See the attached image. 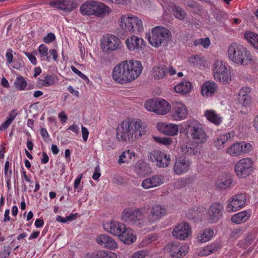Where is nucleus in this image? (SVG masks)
<instances>
[{"instance_id":"obj_56","label":"nucleus","mask_w":258,"mask_h":258,"mask_svg":"<svg viewBox=\"0 0 258 258\" xmlns=\"http://www.w3.org/2000/svg\"><path fill=\"white\" fill-rule=\"evenodd\" d=\"M203 59L198 55H195L189 57V61L193 66H197L202 62Z\"/></svg>"},{"instance_id":"obj_10","label":"nucleus","mask_w":258,"mask_h":258,"mask_svg":"<svg viewBox=\"0 0 258 258\" xmlns=\"http://www.w3.org/2000/svg\"><path fill=\"white\" fill-rule=\"evenodd\" d=\"M246 201V198L244 194L235 195L227 201L225 210L228 213L238 211L245 206Z\"/></svg>"},{"instance_id":"obj_17","label":"nucleus","mask_w":258,"mask_h":258,"mask_svg":"<svg viewBox=\"0 0 258 258\" xmlns=\"http://www.w3.org/2000/svg\"><path fill=\"white\" fill-rule=\"evenodd\" d=\"M180 151L185 156H198L201 153V148L196 143L187 142L180 146Z\"/></svg>"},{"instance_id":"obj_2","label":"nucleus","mask_w":258,"mask_h":258,"mask_svg":"<svg viewBox=\"0 0 258 258\" xmlns=\"http://www.w3.org/2000/svg\"><path fill=\"white\" fill-rule=\"evenodd\" d=\"M143 67L138 60H124L115 66L112 72L113 80L117 83L125 84L137 79L141 74Z\"/></svg>"},{"instance_id":"obj_33","label":"nucleus","mask_w":258,"mask_h":258,"mask_svg":"<svg viewBox=\"0 0 258 258\" xmlns=\"http://www.w3.org/2000/svg\"><path fill=\"white\" fill-rule=\"evenodd\" d=\"M214 235V230L211 228H205L199 232L197 236L198 241L201 242H206L209 241Z\"/></svg>"},{"instance_id":"obj_43","label":"nucleus","mask_w":258,"mask_h":258,"mask_svg":"<svg viewBox=\"0 0 258 258\" xmlns=\"http://www.w3.org/2000/svg\"><path fill=\"white\" fill-rule=\"evenodd\" d=\"M54 77L51 75H46L43 77V79H39L37 81L39 85L43 87H49L54 84Z\"/></svg>"},{"instance_id":"obj_51","label":"nucleus","mask_w":258,"mask_h":258,"mask_svg":"<svg viewBox=\"0 0 258 258\" xmlns=\"http://www.w3.org/2000/svg\"><path fill=\"white\" fill-rule=\"evenodd\" d=\"M48 48L44 44H41L38 48V52L41 58L46 57L47 59L49 60L50 59V56H48Z\"/></svg>"},{"instance_id":"obj_64","label":"nucleus","mask_w":258,"mask_h":258,"mask_svg":"<svg viewBox=\"0 0 258 258\" xmlns=\"http://www.w3.org/2000/svg\"><path fill=\"white\" fill-rule=\"evenodd\" d=\"M40 134L45 142H49L50 141L49 136L47 130H41Z\"/></svg>"},{"instance_id":"obj_1","label":"nucleus","mask_w":258,"mask_h":258,"mask_svg":"<svg viewBox=\"0 0 258 258\" xmlns=\"http://www.w3.org/2000/svg\"><path fill=\"white\" fill-rule=\"evenodd\" d=\"M147 212L146 207L126 208L122 212L121 220L131 225L141 227L148 223L157 222L167 214L166 208L159 204L152 206L150 208V213L146 218Z\"/></svg>"},{"instance_id":"obj_62","label":"nucleus","mask_w":258,"mask_h":258,"mask_svg":"<svg viewBox=\"0 0 258 258\" xmlns=\"http://www.w3.org/2000/svg\"><path fill=\"white\" fill-rule=\"evenodd\" d=\"M200 44L205 48H208L210 44V41L208 37L199 39Z\"/></svg>"},{"instance_id":"obj_29","label":"nucleus","mask_w":258,"mask_h":258,"mask_svg":"<svg viewBox=\"0 0 258 258\" xmlns=\"http://www.w3.org/2000/svg\"><path fill=\"white\" fill-rule=\"evenodd\" d=\"M234 136L235 133L233 131L220 135L214 141V146L220 149L228 140L233 138Z\"/></svg>"},{"instance_id":"obj_46","label":"nucleus","mask_w":258,"mask_h":258,"mask_svg":"<svg viewBox=\"0 0 258 258\" xmlns=\"http://www.w3.org/2000/svg\"><path fill=\"white\" fill-rule=\"evenodd\" d=\"M132 155L134 157L135 154L129 150L124 151L119 156L118 162L119 164L124 163H128L132 159Z\"/></svg>"},{"instance_id":"obj_45","label":"nucleus","mask_w":258,"mask_h":258,"mask_svg":"<svg viewBox=\"0 0 258 258\" xmlns=\"http://www.w3.org/2000/svg\"><path fill=\"white\" fill-rule=\"evenodd\" d=\"M172 12L173 16L180 20H184L187 15L183 9L178 6L174 7Z\"/></svg>"},{"instance_id":"obj_4","label":"nucleus","mask_w":258,"mask_h":258,"mask_svg":"<svg viewBox=\"0 0 258 258\" xmlns=\"http://www.w3.org/2000/svg\"><path fill=\"white\" fill-rule=\"evenodd\" d=\"M147 36L149 43L153 47H166L171 41L172 35L170 31L163 27L157 26L152 29L151 34Z\"/></svg>"},{"instance_id":"obj_9","label":"nucleus","mask_w":258,"mask_h":258,"mask_svg":"<svg viewBox=\"0 0 258 258\" xmlns=\"http://www.w3.org/2000/svg\"><path fill=\"white\" fill-rule=\"evenodd\" d=\"M205 217L209 223H217L223 217V206L219 203H213L207 211Z\"/></svg>"},{"instance_id":"obj_57","label":"nucleus","mask_w":258,"mask_h":258,"mask_svg":"<svg viewBox=\"0 0 258 258\" xmlns=\"http://www.w3.org/2000/svg\"><path fill=\"white\" fill-rule=\"evenodd\" d=\"M72 71L75 73L76 74L78 75L80 78L84 80H89L88 78L86 75L83 74L81 72H80L79 70H78L75 66H72L71 67Z\"/></svg>"},{"instance_id":"obj_27","label":"nucleus","mask_w":258,"mask_h":258,"mask_svg":"<svg viewBox=\"0 0 258 258\" xmlns=\"http://www.w3.org/2000/svg\"><path fill=\"white\" fill-rule=\"evenodd\" d=\"M168 68L165 65L155 66L152 71L151 75L156 80L162 79L167 74Z\"/></svg>"},{"instance_id":"obj_59","label":"nucleus","mask_w":258,"mask_h":258,"mask_svg":"<svg viewBox=\"0 0 258 258\" xmlns=\"http://www.w3.org/2000/svg\"><path fill=\"white\" fill-rule=\"evenodd\" d=\"M102 148L104 151H111L115 148V145L112 142H108L104 143L102 145Z\"/></svg>"},{"instance_id":"obj_61","label":"nucleus","mask_w":258,"mask_h":258,"mask_svg":"<svg viewBox=\"0 0 258 258\" xmlns=\"http://www.w3.org/2000/svg\"><path fill=\"white\" fill-rule=\"evenodd\" d=\"M6 57L7 62L9 63H11L13 62V50L11 49H8L7 50L6 53Z\"/></svg>"},{"instance_id":"obj_7","label":"nucleus","mask_w":258,"mask_h":258,"mask_svg":"<svg viewBox=\"0 0 258 258\" xmlns=\"http://www.w3.org/2000/svg\"><path fill=\"white\" fill-rule=\"evenodd\" d=\"M253 162L248 158L239 160L235 164L234 170L236 175L240 178L249 176L253 170Z\"/></svg>"},{"instance_id":"obj_50","label":"nucleus","mask_w":258,"mask_h":258,"mask_svg":"<svg viewBox=\"0 0 258 258\" xmlns=\"http://www.w3.org/2000/svg\"><path fill=\"white\" fill-rule=\"evenodd\" d=\"M179 126L176 124L166 122H159L156 125L157 129H178Z\"/></svg>"},{"instance_id":"obj_42","label":"nucleus","mask_w":258,"mask_h":258,"mask_svg":"<svg viewBox=\"0 0 258 258\" xmlns=\"http://www.w3.org/2000/svg\"><path fill=\"white\" fill-rule=\"evenodd\" d=\"M244 38L255 48L258 49V35L255 33L246 31L244 33Z\"/></svg>"},{"instance_id":"obj_12","label":"nucleus","mask_w":258,"mask_h":258,"mask_svg":"<svg viewBox=\"0 0 258 258\" xmlns=\"http://www.w3.org/2000/svg\"><path fill=\"white\" fill-rule=\"evenodd\" d=\"M188 249V246L185 244L177 242L167 246V249L172 258H182L187 254Z\"/></svg>"},{"instance_id":"obj_34","label":"nucleus","mask_w":258,"mask_h":258,"mask_svg":"<svg viewBox=\"0 0 258 258\" xmlns=\"http://www.w3.org/2000/svg\"><path fill=\"white\" fill-rule=\"evenodd\" d=\"M191 84L187 80H183L174 87L176 92L181 94L188 93L191 89Z\"/></svg>"},{"instance_id":"obj_30","label":"nucleus","mask_w":258,"mask_h":258,"mask_svg":"<svg viewBox=\"0 0 258 258\" xmlns=\"http://www.w3.org/2000/svg\"><path fill=\"white\" fill-rule=\"evenodd\" d=\"M87 258H117L114 252L101 250L93 253H89L86 255Z\"/></svg>"},{"instance_id":"obj_26","label":"nucleus","mask_w":258,"mask_h":258,"mask_svg":"<svg viewBox=\"0 0 258 258\" xmlns=\"http://www.w3.org/2000/svg\"><path fill=\"white\" fill-rule=\"evenodd\" d=\"M232 183V179L226 175L219 176L215 182V186L219 189H226L231 187Z\"/></svg>"},{"instance_id":"obj_48","label":"nucleus","mask_w":258,"mask_h":258,"mask_svg":"<svg viewBox=\"0 0 258 258\" xmlns=\"http://www.w3.org/2000/svg\"><path fill=\"white\" fill-rule=\"evenodd\" d=\"M14 85L16 89L22 91L25 89L27 86V83L22 76L18 77L15 82Z\"/></svg>"},{"instance_id":"obj_25","label":"nucleus","mask_w":258,"mask_h":258,"mask_svg":"<svg viewBox=\"0 0 258 258\" xmlns=\"http://www.w3.org/2000/svg\"><path fill=\"white\" fill-rule=\"evenodd\" d=\"M217 86L213 82H206L201 88V93L203 96L208 97L212 96L217 89Z\"/></svg>"},{"instance_id":"obj_24","label":"nucleus","mask_w":258,"mask_h":258,"mask_svg":"<svg viewBox=\"0 0 258 258\" xmlns=\"http://www.w3.org/2000/svg\"><path fill=\"white\" fill-rule=\"evenodd\" d=\"M251 91L250 88L248 87H242L239 91L238 100L239 102L244 106L248 105L251 102V98L249 95Z\"/></svg>"},{"instance_id":"obj_44","label":"nucleus","mask_w":258,"mask_h":258,"mask_svg":"<svg viewBox=\"0 0 258 258\" xmlns=\"http://www.w3.org/2000/svg\"><path fill=\"white\" fill-rule=\"evenodd\" d=\"M17 115L16 110H12L7 116V119L0 126V129H7Z\"/></svg>"},{"instance_id":"obj_37","label":"nucleus","mask_w":258,"mask_h":258,"mask_svg":"<svg viewBox=\"0 0 258 258\" xmlns=\"http://www.w3.org/2000/svg\"><path fill=\"white\" fill-rule=\"evenodd\" d=\"M204 115L209 121L216 125H219L222 122V118L213 110H206Z\"/></svg>"},{"instance_id":"obj_60","label":"nucleus","mask_w":258,"mask_h":258,"mask_svg":"<svg viewBox=\"0 0 258 258\" xmlns=\"http://www.w3.org/2000/svg\"><path fill=\"white\" fill-rule=\"evenodd\" d=\"M55 39V36L53 33H49L43 38V41L47 43H50Z\"/></svg>"},{"instance_id":"obj_16","label":"nucleus","mask_w":258,"mask_h":258,"mask_svg":"<svg viewBox=\"0 0 258 258\" xmlns=\"http://www.w3.org/2000/svg\"><path fill=\"white\" fill-rule=\"evenodd\" d=\"M191 164V162L185 158H178L174 162L173 171L178 175L184 174L189 170Z\"/></svg>"},{"instance_id":"obj_6","label":"nucleus","mask_w":258,"mask_h":258,"mask_svg":"<svg viewBox=\"0 0 258 258\" xmlns=\"http://www.w3.org/2000/svg\"><path fill=\"white\" fill-rule=\"evenodd\" d=\"M213 71L214 79L223 84L229 83L231 76L228 73L224 62L220 59L216 60L213 63Z\"/></svg>"},{"instance_id":"obj_58","label":"nucleus","mask_w":258,"mask_h":258,"mask_svg":"<svg viewBox=\"0 0 258 258\" xmlns=\"http://www.w3.org/2000/svg\"><path fill=\"white\" fill-rule=\"evenodd\" d=\"M147 251L145 250H139L135 252L132 258H145V256L147 255Z\"/></svg>"},{"instance_id":"obj_8","label":"nucleus","mask_w":258,"mask_h":258,"mask_svg":"<svg viewBox=\"0 0 258 258\" xmlns=\"http://www.w3.org/2000/svg\"><path fill=\"white\" fill-rule=\"evenodd\" d=\"M149 160L156 162V166L159 168L168 167L171 162L170 155L159 150H155L148 154Z\"/></svg>"},{"instance_id":"obj_63","label":"nucleus","mask_w":258,"mask_h":258,"mask_svg":"<svg viewBox=\"0 0 258 258\" xmlns=\"http://www.w3.org/2000/svg\"><path fill=\"white\" fill-rule=\"evenodd\" d=\"M100 175H101V174L100 173L99 167V166H97L95 168L94 172L92 175V178L95 180H97L100 177Z\"/></svg>"},{"instance_id":"obj_52","label":"nucleus","mask_w":258,"mask_h":258,"mask_svg":"<svg viewBox=\"0 0 258 258\" xmlns=\"http://www.w3.org/2000/svg\"><path fill=\"white\" fill-rule=\"evenodd\" d=\"M153 138L154 139V141L158 143H160L164 145H168L171 144L172 142V140L171 138L166 137V138H161L160 137L157 136H153Z\"/></svg>"},{"instance_id":"obj_36","label":"nucleus","mask_w":258,"mask_h":258,"mask_svg":"<svg viewBox=\"0 0 258 258\" xmlns=\"http://www.w3.org/2000/svg\"><path fill=\"white\" fill-rule=\"evenodd\" d=\"M50 5L54 8L66 12H71L72 9L69 6L68 0H53L50 2Z\"/></svg>"},{"instance_id":"obj_13","label":"nucleus","mask_w":258,"mask_h":258,"mask_svg":"<svg viewBox=\"0 0 258 258\" xmlns=\"http://www.w3.org/2000/svg\"><path fill=\"white\" fill-rule=\"evenodd\" d=\"M121 43L119 38L113 35L104 37L101 41V47L104 52L112 51L117 50Z\"/></svg>"},{"instance_id":"obj_55","label":"nucleus","mask_w":258,"mask_h":258,"mask_svg":"<svg viewBox=\"0 0 258 258\" xmlns=\"http://www.w3.org/2000/svg\"><path fill=\"white\" fill-rule=\"evenodd\" d=\"M242 154L250 152L252 149V145L249 143H241Z\"/></svg>"},{"instance_id":"obj_38","label":"nucleus","mask_w":258,"mask_h":258,"mask_svg":"<svg viewBox=\"0 0 258 258\" xmlns=\"http://www.w3.org/2000/svg\"><path fill=\"white\" fill-rule=\"evenodd\" d=\"M93 1H87L83 4L80 8V12L83 15H94L95 11Z\"/></svg>"},{"instance_id":"obj_21","label":"nucleus","mask_w":258,"mask_h":258,"mask_svg":"<svg viewBox=\"0 0 258 258\" xmlns=\"http://www.w3.org/2000/svg\"><path fill=\"white\" fill-rule=\"evenodd\" d=\"M127 48L131 51L140 50L144 44V40L137 36H133L125 40Z\"/></svg>"},{"instance_id":"obj_32","label":"nucleus","mask_w":258,"mask_h":258,"mask_svg":"<svg viewBox=\"0 0 258 258\" xmlns=\"http://www.w3.org/2000/svg\"><path fill=\"white\" fill-rule=\"evenodd\" d=\"M171 109L169 103L164 99H158L156 113L158 114L164 115L168 113Z\"/></svg>"},{"instance_id":"obj_5","label":"nucleus","mask_w":258,"mask_h":258,"mask_svg":"<svg viewBox=\"0 0 258 258\" xmlns=\"http://www.w3.org/2000/svg\"><path fill=\"white\" fill-rule=\"evenodd\" d=\"M120 27L125 32L138 34L144 30L142 21L133 15L122 16L120 19Z\"/></svg>"},{"instance_id":"obj_14","label":"nucleus","mask_w":258,"mask_h":258,"mask_svg":"<svg viewBox=\"0 0 258 258\" xmlns=\"http://www.w3.org/2000/svg\"><path fill=\"white\" fill-rule=\"evenodd\" d=\"M191 232L189 224L186 222H181L173 228L172 235L177 239L184 240L189 237Z\"/></svg>"},{"instance_id":"obj_22","label":"nucleus","mask_w":258,"mask_h":258,"mask_svg":"<svg viewBox=\"0 0 258 258\" xmlns=\"http://www.w3.org/2000/svg\"><path fill=\"white\" fill-rule=\"evenodd\" d=\"M97 242L104 247L110 249L117 247V244L115 240L107 234H102L96 238Z\"/></svg>"},{"instance_id":"obj_3","label":"nucleus","mask_w":258,"mask_h":258,"mask_svg":"<svg viewBox=\"0 0 258 258\" xmlns=\"http://www.w3.org/2000/svg\"><path fill=\"white\" fill-rule=\"evenodd\" d=\"M228 57L232 62L241 66H247L252 61V55L248 49L236 42L229 44L227 50Z\"/></svg>"},{"instance_id":"obj_28","label":"nucleus","mask_w":258,"mask_h":258,"mask_svg":"<svg viewBox=\"0 0 258 258\" xmlns=\"http://www.w3.org/2000/svg\"><path fill=\"white\" fill-rule=\"evenodd\" d=\"M221 248V245L219 242H213L203 247L199 252L200 256H207L214 253Z\"/></svg>"},{"instance_id":"obj_35","label":"nucleus","mask_w":258,"mask_h":258,"mask_svg":"<svg viewBox=\"0 0 258 258\" xmlns=\"http://www.w3.org/2000/svg\"><path fill=\"white\" fill-rule=\"evenodd\" d=\"M191 136L196 144L203 143L207 139L208 136L204 130H191Z\"/></svg>"},{"instance_id":"obj_41","label":"nucleus","mask_w":258,"mask_h":258,"mask_svg":"<svg viewBox=\"0 0 258 258\" xmlns=\"http://www.w3.org/2000/svg\"><path fill=\"white\" fill-rule=\"evenodd\" d=\"M202 211V209L196 210L195 208H192L187 211L186 215L187 218L195 221L202 220L203 219L202 215L201 214Z\"/></svg>"},{"instance_id":"obj_54","label":"nucleus","mask_w":258,"mask_h":258,"mask_svg":"<svg viewBox=\"0 0 258 258\" xmlns=\"http://www.w3.org/2000/svg\"><path fill=\"white\" fill-rule=\"evenodd\" d=\"M11 252V247L10 245L5 246L3 250L0 252V258H7Z\"/></svg>"},{"instance_id":"obj_11","label":"nucleus","mask_w":258,"mask_h":258,"mask_svg":"<svg viewBox=\"0 0 258 258\" xmlns=\"http://www.w3.org/2000/svg\"><path fill=\"white\" fill-rule=\"evenodd\" d=\"M146 130H116V139L120 142H130L141 137Z\"/></svg>"},{"instance_id":"obj_49","label":"nucleus","mask_w":258,"mask_h":258,"mask_svg":"<svg viewBox=\"0 0 258 258\" xmlns=\"http://www.w3.org/2000/svg\"><path fill=\"white\" fill-rule=\"evenodd\" d=\"M158 103V99H149L145 103V107L146 109L150 111H153L156 113V107Z\"/></svg>"},{"instance_id":"obj_53","label":"nucleus","mask_w":258,"mask_h":258,"mask_svg":"<svg viewBox=\"0 0 258 258\" xmlns=\"http://www.w3.org/2000/svg\"><path fill=\"white\" fill-rule=\"evenodd\" d=\"M24 53L33 64L36 65L37 64V61L35 56L37 54L36 51H34L32 52H25Z\"/></svg>"},{"instance_id":"obj_47","label":"nucleus","mask_w":258,"mask_h":258,"mask_svg":"<svg viewBox=\"0 0 258 258\" xmlns=\"http://www.w3.org/2000/svg\"><path fill=\"white\" fill-rule=\"evenodd\" d=\"M180 129H202V126L199 121L190 119L186 122L184 127H181Z\"/></svg>"},{"instance_id":"obj_31","label":"nucleus","mask_w":258,"mask_h":258,"mask_svg":"<svg viewBox=\"0 0 258 258\" xmlns=\"http://www.w3.org/2000/svg\"><path fill=\"white\" fill-rule=\"evenodd\" d=\"M94 4V14L98 17L101 16L105 13L110 12L109 8L101 2L93 1Z\"/></svg>"},{"instance_id":"obj_20","label":"nucleus","mask_w":258,"mask_h":258,"mask_svg":"<svg viewBox=\"0 0 258 258\" xmlns=\"http://www.w3.org/2000/svg\"><path fill=\"white\" fill-rule=\"evenodd\" d=\"M119 126L121 129H140L146 127V124L141 120H135L131 118L123 120Z\"/></svg>"},{"instance_id":"obj_15","label":"nucleus","mask_w":258,"mask_h":258,"mask_svg":"<svg viewBox=\"0 0 258 258\" xmlns=\"http://www.w3.org/2000/svg\"><path fill=\"white\" fill-rule=\"evenodd\" d=\"M103 227L106 232L114 236H119L126 226L118 221L110 220L103 223Z\"/></svg>"},{"instance_id":"obj_40","label":"nucleus","mask_w":258,"mask_h":258,"mask_svg":"<svg viewBox=\"0 0 258 258\" xmlns=\"http://www.w3.org/2000/svg\"><path fill=\"white\" fill-rule=\"evenodd\" d=\"M242 146L240 143H234L229 147L226 151V153L231 156L237 157L242 155Z\"/></svg>"},{"instance_id":"obj_39","label":"nucleus","mask_w":258,"mask_h":258,"mask_svg":"<svg viewBox=\"0 0 258 258\" xmlns=\"http://www.w3.org/2000/svg\"><path fill=\"white\" fill-rule=\"evenodd\" d=\"M249 217L247 212L246 211H243L234 214L231 218V221L232 223L238 224L245 222L248 219Z\"/></svg>"},{"instance_id":"obj_18","label":"nucleus","mask_w":258,"mask_h":258,"mask_svg":"<svg viewBox=\"0 0 258 258\" xmlns=\"http://www.w3.org/2000/svg\"><path fill=\"white\" fill-rule=\"evenodd\" d=\"M172 117L176 120L184 119L187 114L186 106L180 102H176L172 111Z\"/></svg>"},{"instance_id":"obj_23","label":"nucleus","mask_w":258,"mask_h":258,"mask_svg":"<svg viewBox=\"0 0 258 258\" xmlns=\"http://www.w3.org/2000/svg\"><path fill=\"white\" fill-rule=\"evenodd\" d=\"M119 237L124 244L130 245L136 241V235L131 228L125 227Z\"/></svg>"},{"instance_id":"obj_19","label":"nucleus","mask_w":258,"mask_h":258,"mask_svg":"<svg viewBox=\"0 0 258 258\" xmlns=\"http://www.w3.org/2000/svg\"><path fill=\"white\" fill-rule=\"evenodd\" d=\"M164 177L162 175H154L143 180L141 186L144 189H149L158 186L164 182Z\"/></svg>"}]
</instances>
